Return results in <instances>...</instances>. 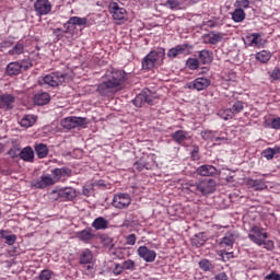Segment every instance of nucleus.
I'll use <instances>...</instances> for the list:
<instances>
[{"label": "nucleus", "mask_w": 280, "mask_h": 280, "mask_svg": "<svg viewBox=\"0 0 280 280\" xmlns=\"http://www.w3.org/2000/svg\"><path fill=\"white\" fill-rule=\"evenodd\" d=\"M125 83L126 72L112 68L105 72L103 81L97 85L96 91L100 93V95H110V93H117L118 91H121Z\"/></svg>", "instance_id": "1"}, {"label": "nucleus", "mask_w": 280, "mask_h": 280, "mask_svg": "<svg viewBox=\"0 0 280 280\" xmlns=\"http://www.w3.org/2000/svg\"><path fill=\"white\" fill-rule=\"evenodd\" d=\"M248 238L250 240V242H253L257 246H264V248H266V250L275 249V242L268 240V232H266V230H264V228L254 225L249 230Z\"/></svg>", "instance_id": "2"}, {"label": "nucleus", "mask_w": 280, "mask_h": 280, "mask_svg": "<svg viewBox=\"0 0 280 280\" xmlns=\"http://www.w3.org/2000/svg\"><path fill=\"white\" fill-rule=\"evenodd\" d=\"M163 60H165V49L158 48L156 50L150 51L142 59V67L147 70L154 69L156 67H161V65H163Z\"/></svg>", "instance_id": "3"}, {"label": "nucleus", "mask_w": 280, "mask_h": 280, "mask_svg": "<svg viewBox=\"0 0 280 280\" xmlns=\"http://www.w3.org/2000/svg\"><path fill=\"white\" fill-rule=\"evenodd\" d=\"M189 191H192L194 194H201L202 196L213 194V191H215V180H202L195 185H190Z\"/></svg>", "instance_id": "4"}, {"label": "nucleus", "mask_w": 280, "mask_h": 280, "mask_svg": "<svg viewBox=\"0 0 280 280\" xmlns=\"http://www.w3.org/2000/svg\"><path fill=\"white\" fill-rule=\"evenodd\" d=\"M61 126L66 130H73V128H82L86 126V118L69 116L61 120Z\"/></svg>", "instance_id": "5"}, {"label": "nucleus", "mask_w": 280, "mask_h": 280, "mask_svg": "<svg viewBox=\"0 0 280 280\" xmlns=\"http://www.w3.org/2000/svg\"><path fill=\"white\" fill-rule=\"evenodd\" d=\"M65 74L61 72H52L50 74L45 75L42 79V82L44 84H47L48 86H60L62 82H65Z\"/></svg>", "instance_id": "6"}, {"label": "nucleus", "mask_w": 280, "mask_h": 280, "mask_svg": "<svg viewBox=\"0 0 280 280\" xmlns=\"http://www.w3.org/2000/svg\"><path fill=\"white\" fill-rule=\"evenodd\" d=\"M51 3L49 0H36L34 3V10L37 16H47L51 12Z\"/></svg>", "instance_id": "7"}, {"label": "nucleus", "mask_w": 280, "mask_h": 280, "mask_svg": "<svg viewBox=\"0 0 280 280\" xmlns=\"http://www.w3.org/2000/svg\"><path fill=\"white\" fill-rule=\"evenodd\" d=\"M57 179L49 174L42 175L39 179H36L32 183V186L35 189H45L46 187H51V185H56Z\"/></svg>", "instance_id": "8"}, {"label": "nucleus", "mask_w": 280, "mask_h": 280, "mask_svg": "<svg viewBox=\"0 0 280 280\" xmlns=\"http://www.w3.org/2000/svg\"><path fill=\"white\" fill-rule=\"evenodd\" d=\"M109 13L113 16L114 21H124L126 19L128 12L125 8L119 7L117 2H110L108 5Z\"/></svg>", "instance_id": "9"}, {"label": "nucleus", "mask_w": 280, "mask_h": 280, "mask_svg": "<svg viewBox=\"0 0 280 280\" xmlns=\"http://www.w3.org/2000/svg\"><path fill=\"white\" fill-rule=\"evenodd\" d=\"M131 202L132 199L130 198V195L118 194L114 196L112 205L115 209H126V207H130Z\"/></svg>", "instance_id": "10"}, {"label": "nucleus", "mask_w": 280, "mask_h": 280, "mask_svg": "<svg viewBox=\"0 0 280 280\" xmlns=\"http://www.w3.org/2000/svg\"><path fill=\"white\" fill-rule=\"evenodd\" d=\"M138 256L140 259H143V261H147V264H152L156 260V252L148 248V246H140L137 249Z\"/></svg>", "instance_id": "11"}, {"label": "nucleus", "mask_w": 280, "mask_h": 280, "mask_svg": "<svg viewBox=\"0 0 280 280\" xmlns=\"http://www.w3.org/2000/svg\"><path fill=\"white\" fill-rule=\"evenodd\" d=\"M16 97L12 94H2L0 95V108L3 110H12L14 108V103Z\"/></svg>", "instance_id": "12"}, {"label": "nucleus", "mask_w": 280, "mask_h": 280, "mask_svg": "<svg viewBox=\"0 0 280 280\" xmlns=\"http://www.w3.org/2000/svg\"><path fill=\"white\" fill-rule=\"evenodd\" d=\"M211 86V80L207 78H197L192 82L189 83L188 89H195V91H205Z\"/></svg>", "instance_id": "13"}, {"label": "nucleus", "mask_w": 280, "mask_h": 280, "mask_svg": "<svg viewBox=\"0 0 280 280\" xmlns=\"http://www.w3.org/2000/svg\"><path fill=\"white\" fill-rule=\"evenodd\" d=\"M171 138L178 145H185V141H189V139H191V136H189V132L185 130H177L171 135Z\"/></svg>", "instance_id": "14"}, {"label": "nucleus", "mask_w": 280, "mask_h": 280, "mask_svg": "<svg viewBox=\"0 0 280 280\" xmlns=\"http://www.w3.org/2000/svg\"><path fill=\"white\" fill-rule=\"evenodd\" d=\"M235 244V235L231 232H228L224 237L220 241L219 246L223 250H231Z\"/></svg>", "instance_id": "15"}, {"label": "nucleus", "mask_w": 280, "mask_h": 280, "mask_svg": "<svg viewBox=\"0 0 280 280\" xmlns=\"http://www.w3.org/2000/svg\"><path fill=\"white\" fill-rule=\"evenodd\" d=\"M246 185L249 189H254L255 191H264V189H267L268 187L264 179L247 178Z\"/></svg>", "instance_id": "16"}, {"label": "nucleus", "mask_w": 280, "mask_h": 280, "mask_svg": "<svg viewBox=\"0 0 280 280\" xmlns=\"http://www.w3.org/2000/svg\"><path fill=\"white\" fill-rule=\"evenodd\" d=\"M197 174L199 176H215V174H218V168L209 164L201 165L197 168Z\"/></svg>", "instance_id": "17"}, {"label": "nucleus", "mask_w": 280, "mask_h": 280, "mask_svg": "<svg viewBox=\"0 0 280 280\" xmlns=\"http://www.w3.org/2000/svg\"><path fill=\"white\" fill-rule=\"evenodd\" d=\"M187 49H189L188 44L177 45L168 50L167 56L168 58H177V56L187 54Z\"/></svg>", "instance_id": "18"}, {"label": "nucleus", "mask_w": 280, "mask_h": 280, "mask_svg": "<svg viewBox=\"0 0 280 280\" xmlns=\"http://www.w3.org/2000/svg\"><path fill=\"white\" fill-rule=\"evenodd\" d=\"M133 104L135 106H137V108H141V106L145 104H152V98H150V95H148V93L142 92L136 96V98L133 100Z\"/></svg>", "instance_id": "19"}, {"label": "nucleus", "mask_w": 280, "mask_h": 280, "mask_svg": "<svg viewBox=\"0 0 280 280\" xmlns=\"http://www.w3.org/2000/svg\"><path fill=\"white\" fill-rule=\"evenodd\" d=\"M77 237L81 242L89 243V242H91V240H93L95 237V234L93 233V230L91 228H88L85 230L78 232Z\"/></svg>", "instance_id": "20"}, {"label": "nucleus", "mask_w": 280, "mask_h": 280, "mask_svg": "<svg viewBox=\"0 0 280 280\" xmlns=\"http://www.w3.org/2000/svg\"><path fill=\"white\" fill-rule=\"evenodd\" d=\"M59 196H61L62 200H74V198H78V192L74 188L66 187L60 189Z\"/></svg>", "instance_id": "21"}, {"label": "nucleus", "mask_w": 280, "mask_h": 280, "mask_svg": "<svg viewBox=\"0 0 280 280\" xmlns=\"http://www.w3.org/2000/svg\"><path fill=\"white\" fill-rule=\"evenodd\" d=\"M51 172H52V175L55 176V180H57V183L60 180V178L69 177L72 174L71 168H68V167L55 168Z\"/></svg>", "instance_id": "22"}, {"label": "nucleus", "mask_w": 280, "mask_h": 280, "mask_svg": "<svg viewBox=\"0 0 280 280\" xmlns=\"http://www.w3.org/2000/svg\"><path fill=\"white\" fill-rule=\"evenodd\" d=\"M199 60L202 65H211L213 62V52L208 49L199 51Z\"/></svg>", "instance_id": "23"}, {"label": "nucleus", "mask_w": 280, "mask_h": 280, "mask_svg": "<svg viewBox=\"0 0 280 280\" xmlns=\"http://www.w3.org/2000/svg\"><path fill=\"white\" fill-rule=\"evenodd\" d=\"M50 100L51 97L47 92H42L35 95V104H37V106H45V104H49Z\"/></svg>", "instance_id": "24"}, {"label": "nucleus", "mask_w": 280, "mask_h": 280, "mask_svg": "<svg viewBox=\"0 0 280 280\" xmlns=\"http://www.w3.org/2000/svg\"><path fill=\"white\" fill-rule=\"evenodd\" d=\"M92 226L96 231H104L105 229H108V220L103 217H98L93 221Z\"/></svg>", "instance_id": "25"}, {"label": "nucleus", "mask_w": 280, "mask_h": 280, "mask_svg": "<svg viewBox=\"0 0 280 280\" xmlns=\"http://www.w3.org/2000/svg\"><path fill=\"white\" fill-rule=\"evenodd\" d=\"M8 75H19L21 73V63L19 61L10 62L7 66Z\"/></svg>", "instance_id": "26"}, {"label": "nucleus", "mask_w": 280, "mask_h": 280, "mask_svg": "<svg viewBox=\"0 0 280 280\" xmlns=\"http://www.w3.org/2000/svg\"><path fill=\"white\" fill-rule=\"evenodd\" d=\"M20 156L23 161L32 163L34 161V149L26 147L20 152Z\"/></svg>", "instance_id": "27"}, {"label": "nucleus", "mask_w": 280, "mask_h": 280, "mask_svg": "<svg viewBox=\"0 0 280 280\" xmlns=\"http://www.w3.org/2000/svg\"><path fill=\"white\" fill-rule=\"evenodd\" d=\"M255 58L258 62H261V65H266L272 58V54L268 50H261L256 54Z\"/></svg>", "instance_id": "28"}, {"label": "nucleus", "mask_w": 280, "mask_h": 280, "mask_svg": "<svg viewBox=\"0 0 280 280\" xmlns=\"http://www.w3.org/2000/svg\"><path fill=\"white\" fill-rule=\"evenodd\" d=\"M261 154L267 159V161H272L275 159V154H280V147L267 148Z\"/></svg>", "instance_id": "29"}, {"label": "nucleus", "mask_w": 280, "mask_h": 280, "mask_svg": "<svg viewBox=\"0 0 280 280\" xmlns=\"http://www.w3.org/2000/svg\"><path fill=\"white\" fill-rule=\"evenodd\" d=\"M222 40V34L220 33H210L205 37V43L208 45H218Z\"/></svg>", "instance_id": "30"}, {"label": "nucleus", "mask_w": 280, "mask_h": 280, "mask_svg": "<svg viewBox=\"0 0 280 280\" xmlns=\"http://www.w3.org/2000/svg\"><path fill=\"white\" fill-rule=\"evenodd\" d=\"M36 124V118L33 115H26L24 116L21 121L20 126L23 128H32Z\"/></svg>", "instance_id": "31"}, {"label": "nucleus", "mask_w": 280, "mask_h": 280, "mask_svg": "<svg viewBox=\"0 0 280 280\" xmlns=\"http://www.w3.org/2000/svg\"><path fill=\"white\" fill-rule=\"evenodd\" d=\"M93 261V253L91 249H84L80 255V264L86 265Z\"/></svg>", "instance_id": "32"}, {"label": "nucleus", "mask_w": 280, "mask_h": 280, "mask_svg": "<svg viewBox=\"0 0 280 280\" xmlns=\"http://www.w3.org/2000/svg\"><path fill=\"white\" fill-rule=\"evenodd\" d=\"M0 235L8 246H14V244H16L15 234H8L5 231H0Z\"/></svg>", "instance_id": "33"}, {"label": "nucleus", "mask_w": 280, "mask_h": 280, "mask_svg": "<svg viewBox=\"0 0 280 280\" xmlns=\"http://www.w3.org/2000/svg\"><path fill=\"white\" fill-rule=\"evenodd\" d=\"M35 152H36L38 159H45V156H47V154H49V149L47 148L46 144L39 143V144L35 145Z\"/></svg>", "instance_id": "34"}, {"label": "nucleus", "mask_w": 280, "mask_h": 280, "mask_svg": "<svg viewBox=\"0 0 280 280\" xmlns=\"http://www.w3.org/2000/svg\"><path fill=\"white\" fill-rule=\"evenodd\" d=\"M246 19V12L243 9L237 8L234 12H232V20L234 23H242Z\"/></svg>", "instance_id": "35"}, {"label": "nucleus", "mask_w": 280, "mask_h": 280, "mask_svg": "<svg viewBox=\"0 0 280 280\" xmlns=\"http://www.w3.org/2000/svg\"><path fill=\"white\" fill-rule=\"evenodd\" d=\"M25 51V46L21 43H16L12 49L9 50V56H21Z\"/></svg>", "instance_id": "36"}, {"label": "nucleus", "mask_w": 280, "mask_h": 280, "mask_svg": "<svg viewBox=\"0 0 280 280\" xmlns=\"http://www.w3.org/2000/svg\"><path fill=\"white\" fill-rule=\"evenodd\" d=\"M218 115L219 117H221V119H224L225 121H228V119H233V117H235L231 108L221 109L219 110Z\"/></svg>", "instance_id": "37"}, {"label": "nucleus", "mask_w": 280, "mask_h": 280, "mask_svg": "<svg viewBox=\"0 0 280 280\" xmlns=\"http://www.w3.org/2000/svg\"><path fill=\"white\" fill-rule=\"evenodd\" d=\"M199 268L203 270V272H209L210 270H213V264H211V260L209 259H202L199 261Z\"/></svg>", "instance_id": "38"}, {"label": "nucleus", "mask_w": 280, "mask_h": 280, "mask_svg": "<svg viewBox=\"0 0 280 280\" xmlns=\"http://www.w3.org/2000/svg\"><path fill=\"white\" fill-rule=\"evenodd\" d=\"M69 23H71V25H86L89 23V20L86 18H78V16H72L69 20Z\"/></svg>", "instance_id": "39"}, {"label": "nucleus", "mask_w": 280, "mask_h": 280, "mask_svg": "<svg viewBox=\"0 0 280 280\" xmlns=\"http://www.w3.org/2000/svg\"><path fill=\"white\" fill-rule=\"evenodd\" d=\"M186 65H187L188 69H190V71H196V69H198V67H200V61L196 58H189L186 61Z\"/></svg>", "instance_id": "40"}, {"label": "nucleus", "mask_w": 280, "mask_h": 280, "mask_svg": "<svg viewBox=\"0 0 280 280\" xmlns=\"http://www.w3.org/2000/svg\"><path fill=\"white\" fill-rule=\"evenodd\" d=\"M233 115H237L244 110V103L242 101H237L233 104L231 108Z\"/></svg>", "instance_id": "41"}, {"label": "nucleus", "mask_w": 280, "mask_h": 280, "mask_svg": "<svg viewBox=\"0 0 280 280\" xmlns=\"http://www.w3.org/2000/svg\"><path fill=\"white\" fill-rule=\"evenodd\" d=\"M121 266H122L124 270H130L132 272V271H135V268H136L137 265H136L135 260L128 259V260H125L121 264Z\"/></svg>", "instance_id": "42"}, {"label": "nucleus", "mask_w": 280, "mask_h": 280, "mask_svg": "<svg viewBox=\"0 0 280 280\" xmlns=\"http://www.w3.org/2000/svg\"><path fill=\"white\" fill-rule=\"evenodd\" d=\"M215 137V133L210 130L201 131V138L205 139V141H213V138Z\"/></svg>", "instance_id": "43"}, {"label": "nucleus", "mask_w": 280, "mask_h": 280, "mask_svg": "<svg viewBox=\"0 0 280 280\" xmlns=\"http://www.w3.org/2000/svg\"><path fill=\"white\" fill-rule=\"evenodd\" d=\"M259 38H261V35L259 33L252 34V45H256V47H259L261 45V42H259Z\"/></svg>", "instance_id": "44"}, {"label": "nucleus", "mask_w": 280, "mask_h": 280, "mask_svg": "<svg viewBox=\"0 0 280 280\" xmlns=\"http://www.w3.org/2000/svg\"><path fill=\"white\" fill-rule=\"evenodd\" d=\"M126 244L127 246H135V244H137V235L129 234L126 236Z\"/></svg>", "instance_id": "45"}, {"label": "nucleus", "mask_w": 280, "mask_h": 280, "mask_svg": "<svg viewBox=\"0 0 280 280\" xmlns=\"http://www.w3.org/2000/svg\"><path fill=\"white\" fill-rule=\"evenodd\" d=\"M220 257L223 261H229V259L233 258L232 252H226V249L221 250Z\"/></svg>", "instance_id": "46"}, {"label": "nucleus", "mask_w": 280, "mask_h": 280, "mask_svg": "<svg viewBox=\"0 0 280 280\" xmlns=\"http://www.w3.org/2000/svg\"><path fill=\"white\" fill-rule=\"evenodd\" d=\"M49 198L50 200H62V196L60 195V189L59 190H52L50 194H49Z\"/></svg>", "instance_id": "47"}, {"label": "nucleus", "mask_w": 280, "mask_h": 280, "mask_svg": "<svg viewBox=\"0 0 280 280\" xmlns=\"http://www.w3.org/2000/svg\"><path fill=\"white\" fill-rule=\"evenodd\" d=\"M52 272L50 270H43L39 275V280H50Z\"/></svg>", "instance_id": "48"}, {"label": "nucleus", "mask_w": 280, "mask_h": 280, "mask_svg": "<svg viewBox=\"0 0 280 280\" xmlns=\"http://www.w3.org/2000/svg\"><path fill=\"white\" fill-rule=\"evenodd\" d=\"M248 5H250V1L249 0H237L236 1V8H240V9L244 8V9H246V8H248Z\"/></svg>", "instance_id": "49"}, {"label": "nucleus", "mask_w": 280, "mask_h": 280, "mask_svg": "<svg viewBox=\"0 0 280 280\" xmlns=\"http://www.w3.org/2000/svg\"><path fill=\"white\" fill-rule=\"evenodd\" d=\"M270 128L273 130H280V117L273 118L271 120Z\"/></svg>", "instance_id": "50"}, {"label": "nucleus", "mask_w": 280, "mask_h": 280, "mask_svg": "<svg viewBox=\"0 0 280 280\" xmlns=\"http://www.w3.org/2000/svg\"><path fill=\"white\" fill-rule=\"evenodd\" d=\"M271 80H280V68H275L270 73Z\"/></svg>", "instance_id": "51"}, {"label": "nucleus", "mask_w": 280, "mask_h": 280, "mask_svg": "<svg viewBox=\"0 0 280 280\" xmlns=\"http://www.w3.org/2000/svg\"><path fill=\"white\" fill-rule=\"evenodd\" d=\"M166 5L171 8V10H176L178 8L179 3L176 0H167Z\"/></svg>", "instance_id": "52"}, {"label": "nucleus", "mask_w": 280, "mask_h": 280, "mask_svg": "<svg viewBox=\"0 0 280 280\" xmlns=\"http://www.w3.org/2000/svg\"><path fill=\"white\" fill-rule=\"evenodd\" d=\"M266 279L267 280H280V275L272 271L271 273L266 276Z\"/></svg>", "instance_id": "53"}, {"label": "nucleus", "mask_w": 280, "mask_h": 280, "mask_svg": "<svg viewBox=\"0 0 280 280\" xmlns=\"http://www.w3.org/2000/svg\"><path fill=\"white\" fill-rule=\"evenodd\" d=\"M32 67V62L30 61H21L20 62V70L23 69L24 71H27Z\"/></svg>", "instance_id": "54"}, {"label": "nucleus", "mask_w": 280, "mask_h": 280, "mask_svg": "<svg viewBox=\"0 0 280 280\" xmlns=\"http://www.w3.org/2000/svg\"><path fill=\"white\" fill-rule=\"evenodd\" d=\"M191 151V158L196 161L198 160V152H200V148L198 145H194Z\"/></svg>", "instance_id": "55"}, {"label": "nucleus", "mask_w": 280, "mask_h": 280, "mask_svg": "<svg viewBox=\"0 0 280 280\" xmlns=\"http://www.w3.org/2000/svg\"><path fill=\"white\" fill-rule=\"evenodd\" d=\"M19 155H21V152L18 149L9 150V156H11V159H16Z\"/></svg>", "instance_id": "56"}, {"label": "nucleus", "mask_w": 280, "mask_h": 280, "mask_svg": "<svg viewBox=\"0 0 280 280\" xmlns=\"http://www.w3.org/2000/svg\"><path fill=\"white\" fill-rule=\"evenodd\" d=\"M124 270L125 269H124L122 265L116 264L113 272H114V275H121V272H124Z\"/></svg>", "instance_id": "57"}, {"label": "nucleus", "mask_w": 280, "mask_h": 280, "mask_svg": "<svg viewBox=\"0 0 280 280\" xmlns=\"http://www.w3.org/2000/svg\"><path fill=\"white\" fill-rule=\"evenodd\" d=\"M104 245L107 246V248H113V238L105 237L103 238Z\"/></svg>", "instance_id": "58"}, {"label": "nucleus", "mask_w": 280, "mask_h": 280, "mask_svg": "<svg viewBox=\"0 0 280 280\" xmlns=\"http://www.w3.org/2000/svg\"><path fill=\"white\" fill-rule=\"evenodd\" d=\"M214 280H229V276H226L224 272H221L214 277Z\"/></svg>", "instance_id": "59"}, {"label": "nucleus", "mask_w": 280, "mask_h": 280, "mask_svg": "<svg viewBox=\"0 0 280 280\" xmlns=\"http://www.w3.org/2000/svg\"><path fill=\"white\" fill-rule=\"evenodd\" d=\"M135 167H136V170H139V172H141V170H143V165H141L140 163H136Z\"/></svg>", "instance_id": "60"}, {"label": "nucleus", "mask_w": 280, "mask_h": 280, "mask_svg": "<svg viewBox=\"0 0 280 280\" xmlns=\"http://www.w3.org/2000/svg\"><path fill=\"white\" fill-rule=\"evenodd\" d=\"M88 192H89V190H88V189H85V190L83 191V194H84V195H86Z\"/></svg>", "instance_id": "61"}, {"label": "nucleus", "mask_w": 280, "mask_h": 280, "mask_svg": "<svg viewBox=\"0 0 280 280\" xmlns=\"http://www.w3.org/2000/svg\"><path fill=\"white\" fill-rule=\"evenodd\" d=\"M91 268H92V267L89 265V266H88V270H91Z\"/></svg>", "instance_id": "62"}, {"label": "nucleus", "mask_w": 280, "mask_h": 280, "mask_svg": "<svg viewBox=\"0 0 280 280\" xmlns=\"http://www.w3.org/2000/svg\"><path fill=\"white\" fill-rule=\"evenodd\" d=\"M202 244H205V243H200L199 246H202Z\"/></svg>", "instance_id": "63"}]
</instances>
